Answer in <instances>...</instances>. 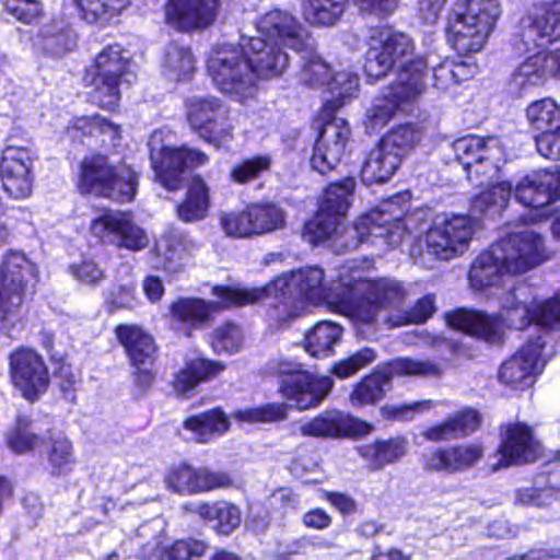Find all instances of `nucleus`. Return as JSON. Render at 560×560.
I'll return each instance as SVG.
<instances>
[{"instance_id": "16", "label": "nucleus", "mask_w": 560, "mask_h": 560, "mask_svg": "<svg viewBox=\"0 0 560 560\" xmlns=\"http://www.w3.org/2000/svg\"><path fill=\"white\" fill-rule=\"evenodd\" d=\"M9 373L13 387L27 401L38 400L49 387L46 361L32 348L21 347L10 353Z\"/></svg>"}, {"instance_id": "24", "label": "nucleus", "mask_w": 560, "mask_h": 560, "mask_svg": "<svg viewBox=\"0 0 560 560\" xmlns=\"http://www.w3.org/2000/svg\"><path fill=\"white\" fill-rule=\"evenodd\" d=\"M560 38V2L537 10L522 20V33L515 43L527 52Z\"/></svg>"}, {"instance_id": "7", "label": "nucleus", "mask_w": 560, "mask_h": 560, "mask_svg": "<svg viewBox=\"0 0 560 560\" xmlns=\"http://www.w3.org/2000/svg\"><path fill=\"white\" fill-rule=\"evenodd\" d=\"M208 72L217 88L240 101L252 97L256 72L243 44L215 47L208 59Z\"/></svg>"}, {"instance_id": "54", "label": "nucleus", "mask_w": 560, "mask_h": 560, "mask_svg": "<svg viewBox=\"0 0 560 560\" xmlns=\"http://www.w3.org/2000/svg\"><path fill=\"white\" fill-rule=\"evenodd\" d=\"M244 340L243 329L235 323L226 322L212 332L211 347L217 353L234 354L241 351Z\"/></svg>"}, {"instance_id": "25", "label": "nucleus", "mask_w": 560, "mask_h": 560, "mask_svg": "<svg viewBox=\"0 0 560 560\" xmlns=\"http://www.w3.org/2000/svg\"><path fill=\"white\" fill-rule=\"evenodd\" d=\"M545 342L540 338L526 342L516 353L504 361L499 380L506 386L524 389L530 387L540 372V354Z\"/></svg>"}, {"instance_id": "18", "label": "nucleus", "mask_w": 560, "mask_h": 560, "mask_svg": "<svg viewBox=\"0 0 560 560\" xmlns=\"http://www.w3.org/2000/svg\"><path fill=\"white\" fill-rule=\"evenodd\" d=\"M90 232L102 243L132 252L142 250L150 243L147 232L129 212H105L91 222Z\"/></svg>"}, {"instance_id": "15", "label": "nucleus", "mask_w": 560, "mask_h": 560, "mask_svg": "<svg viewBox=\"0 0 560 560\" xmlns=\"http://www.w3.org/2000/svg\"><path fill=\"white\" fill-rule=\"evenodd\" d=\"M456 160L463 165L471 183L482 186L481 173L495 174L505 160V145L498 137L467 136L453 143Z\"/></svg>"}, {"instance_id": "3", "label": "nucleus", "mask_w": 560, "mask_h": 560, "mask_svg": "<svg viewBox=\"0 0 560 560\" xmlns=\"http://www.w3.org/2000/svg\"><path fill=\"white\" fill-rule=\"evenodd\" d=\"M392 208L393 205L386 203L380 211L359 218L351 228L343 226V218L319 209L305 224L303 236L312 244L331 241L335 249L342 252L355 249L369 240L372 243L384 240L387 245H397L406 234L407 224L399 215L389 218Z\"/></svg>"}, {"instance_id": "30", "label": "nucleus", "mask_w": 560, "mask_h": 560, "mask_svg": "<svg viewBox=\"0 0 560 560\" xmlns=\"http://www.w3.org/2000/svg\"><path fill=\"white\" fill-rule=\"evenodd\" d=\"M514 196L525 207L544 208L560 198V175L547 170L533 172L517 183Z\"/></svg>"}, {"instance_id": "38", "label": "nucleus", "mask_w": 560, "mask_h": 560, "mask_svg": "<svg viewBox=\"0 0 560 560\" xmlns=\"http://www.w3.org/2000/svg\"><path fill=\"white\" fill-rule=\"evenodd\" d=\"M209 205V188L205 180L196 175L191 178L185 200L177 206V215L187 223L200 221L207 217Z\"/></svg>"}, {"instance_id": "17", "label": "nucleus", "mask_w": 560, "mask_h": 560, "mask_svg": "<svg viewBox=\"0 0 560 560\" xmlns=\"http://www.w3.org/2000/svg\"><path fill=\"white\" fill-rule=\"evenodd\" d=\"M212 293L218 301L182 299L172 305V315L179 322L196 325L206 322L211 314L231 306H242L259 301L260 290L215 285Z\"/></svg>"}, {"instance_id": "42", "label": "nucleus", "mask_w": 560, "mask_h": 560, "mask_svg": "<svg viewBox=\"0 0 560 560\" xmlns=\"http://www.w3.org/2000/svg\"><path fill=\"white\" fill-rule=\"evenodd\" d=\"M74 36L70 30L57 24L45 25L37 35L34 46L43 52L59 57L74 46Z\"/></svg>"}, {"instance_id": "48", "label": "nucleus", "mask_w": 560, "mask_h": 560, "mask_svg": "<svg viewBox=\"0 0 560 560\" xmlns=\"http://www.w3.org/2000/svg\"><path fill=\"white\" fill-rule=\"evenodd\" d=\"M341 412L325 411L310 421L300 423L294 433L310 438H336L340 435Z\"/></svg>"}, {"instance_id": "37", "label": "nucleus", "mask_w": 560, "mask_h": 560, "mask_svg": "<svg viewBox=\"0 0 560 560\" xmlns=\"http://www.w3.org/2000/svg\"><path fill=\"white\" fill-rule=\"evenodd\" d=\"M225 370V364L220 361L208 359H195L176 375L174 388L179 395H187L194 390L201 382L218 376Z\"/></svg>"}, {"instance_id": "62", "label": "nucleus", "mask_w": 560, "mask_h": 560, "mask_svg": "<svg viewBox=\"0 0 560 560\" xmlns=\"http://www.w3.org/2000/svg\"><path fill=\"white\" fill-rule=\"evenodd\" d=\"M69 130L90 136L109 135L112 139L119 135V127L100 115L74 118Z\"/></svg>"}, {"instance_id": "34", "label": "nucleus", "mask_w": 560, "mask_h": 560, "mask_svg": "<svg viewBox=\"0 0 560 560\" xmlns=\"http://www.w3.org/2000/svg\"><path fill=\"white\" fill-rule=\"evenodd\" d=\"M479 423L478 412L466 408L451 415L443 422L428 428L422 436L431 442L456 440L475 432Z\"/></svg>"}, {"instance_id": "36", "label": "nucleus", "mask_w": 560, "mask_h": 560, "mask_svg": "<svg viewBox=\"0 0 560 560\" xmlns=\"http://www.w3.org/2000/svg\"><path fill=\"white\" fill-rule=\"evenodd\" d=\"M230 425L229 417L219 408L189 417L184 422V429L189 431L198 443H208L215 436L223 435Z\"/></svg>"}, {"instance_id": "58", "label": "nucleus", "mask_w": 560, "mask_h": 560, "mask_svg": "<svg viewBox=\"0 0 560 560\" xmlns=\"http://www.w3.org/2000/svg\"><path fill=\"white\" fill-rule=\"evenodd\" d=\"M219 223L223 233L229 237L249 238L255 236L248 207L241 211L221 212Z\"/></svg>"}, {"instance_id": "45", "label": "nucleus", "mask_w": 560, "mask_h": 560, "mask_svg": "<svg viewBox=\"0 0 560 560\" xmlns=\"http://www.w3.org/2000/svg\"><path fill=\"white\" fill-rule=\"evenodd\" d=\"M195 69L191 51L178 44H170L165 50L163 74L172 81L188 79Z\"/></svg>"}, {"instance_id": "33", "label": "nucleus", "mask_w": 560, "mask_h": 560, "mask_svg": "<svg viewBox=\"0 0 560 560\" xmlns=\"http://www.w3.org/2000/svg\"><path fill=\"white\" fill-rule=\"evenodd\" d=\"M183 509L198 515L209 523L213 530L224 536L232 534L242 523L241 510L228 501H200L185 504Z\"/></svg>"}, {"instance_id": "55", "label": "nucleus", "mask_w": 560, "mask_h": 560, "mask_svg": "<svg viewBox=\"0 0 560 560\" xmlns=\"http://www.w3.org/2000/svg\"><path fill=\"white\" fill-rule=\"evenodd\" d=\"M308 46L304 48V55L302 56V68L299 74L300 81L308 86H323L327 85L330 70L328 65L323 58L307 50Z\"/></svg>"}, {"instance_id": "22", "label": "nucleus", "mask_w": 560, "mask_h": 560, "mask_svg": "<svg viewBox=\"0 0 560 560\" xmlns=\"http://www.w3.org/2000/svg\"><path fill=\"white\" fill-rule=\"evenodd\" d=\"M167 489L180 494H196L225 489L233 481L226 472L194 468L187 464L172 467L164 477Z\"/></svg>"}, {"instance_id": "64", "label": "nucleus", "mask_w": 560, "mask_h": 560, "mask_svg": "<svg viewBox=\"0 0 560 560\" xmlns=\"http://www.w3.org/2000/svg\"><path fill=\"white\" fill-rule=\"evenodd\" d=\"M376 359V353L371 348H363L347 359L335 363L332 373L339 378H347L370 365Z\"/></svg>"}, {"instance_id": "21", "label": "nucleus", "mask_w": 560, "mask_h": 560, "mask_svg": "<svg viewBox=\"0 0 560 560\" xmlns=\"http://www.w3.org/2000/svg\"><path fill=\"white\" fill-rule=\"evenodd\" d=\"M485 451L477 443H462L448 446L431 447L421 456L423 469L429 472L456 474L476 466Z\"/></svg>"}, {"instance_id": "28", "label": "nucleus", "mask_w": 560, "mask_h": 560, "mask_svg": "<svg viewBox=\"0 0 560 560\" xmlns=\"http://www.w3.org/2000/svg\"><path fill=\"white\" fill-rule=\"evenodd\" d=\"M219 7V0H168L165 19L180 31L205 28L217 20Z\"/></svg>"}, {"instance_id": "57", "label": "nucleus", "mask_w": 560, "mask_h": 560, "mask_svg": "<svg viewBox=\"0 0 560 560\" xmlns=\"http://www.w3.org/2000/svg\"><path fill=\"white\" fill-rule=\"evenodd\" d=\"M419 140V133L411 125H401L392 129L380 142L393 153H397L398 159L402 161Z\"/></svg>"}, {"instance_id": "46", "label": "nucleus", "mask_w": 560, "mask_h": 560, "mask_svg": "<svg viewBox=\"0 0 560 560\" xmlns=\"http://www.w3.org/2000/svg\"><path fill=\"white\" fill-rule=\"evenodd\" d=\"M83 20L89 23H106L120 14L129 0H72Z\"/></svg>"}, {"instance_id": "32", "label": "nucleus", "mask_w": 560, "mask_h": 560, "mask_svg": "<svg viewBox=\"0 0 560 560\" xmlns=\"http://www.w3.org/2000/svg\"><path fill=\"white\" fill-rule=\"evenodd\" d=\"M551 72L555 73L551 51L534 54L515 69L509 83V91L517 97L528 95L541 86Z\"/></svg>"}, {"instance_id": "49", "label": "nucleus", "mask_w": 560, "mask_h": 560, "mask_svg": "<svg viewBox=\"0 0 560 560\" xmlns=\"http://www.w3.org/2000/svg\"><path fill=\"white\" fill-rule=\"evenodd\" d=\"M47 458L51 475L60 476L71 470L73 464L72 444L61 432H50Z\"/></svg>"}, {"instance_id": "10", "label": "nucleus", "mask_w": 560, "mask_h": 560, "mask_svg": "<svg viewBox=\"0 0 560 560\" xmlns=\"http://www.w3.org/2000/svg\"><path fill=\"white\" fill-rule=\"evenodd\" d=\"M164 136L163 130H155L149 139L151 163L158 182L167 190H177L185 180V172L205 165L208 156L187 147L166 144Z\"/></svg>"}, {"instance_id": "4", "label": "nucleus", "mask_w": 560, "mask_h": 560, "mask_svg": "<svg viewBox=\"0 0 560 560\" xmlns=\"http://www.w3.org/2000/svg\"><path fill=\"white\" fill-rule=\"evenodd\" d=\"M529 292L527 285L521 284L502 294L499 316L459 308L446 315L447 324L454 329L497 343L501 340L503 325L512 329H524L534 323Z\"/></svg>"}, {"instance_id": "23", "label": "nucleus", "mask_w": 560, "mask_h": 560, "mask_svg": "<svg viewBox=\"0 0 560 560\" xmlns=\"http://www.w3.org/2000/svg\"><path fill=\"white\" fill-rule=\"evenodd\" d=\"M33 156L26 148L9 145L2 152L0 175L3 189L14 199L32 194Z\"/></svg>"}, {"instance_id": "14", "label": "nucleus", "mask_w": 560, "mask_h": 560, "mask_svg": "<svg viewBox=\"0 0 560 560\" xmlns=\"http://www.w3.org/2000/svg\"><path fill=\"white\" fill-rule=\"evenodd\" d=\"M129 57L118 44L106 46L98 52L89 70L94 86V101L103 108L115 110L120 100L119 85L127 74Z\"/></svg>"}, {"instance_id": "59", "label": "nucleus", "mask_w": 560, "mask_h": 560, "mask_svg": "<svg viewBox=\"0 0 560 560\" xmlns=\"http://www.w3.org/2000/svg\"><path fill=\"white\" fill-rule=\"evenodd\" d=\"M441 364L431 360L401 358L390 364V374L397 376H439Z\"/></svg>"}, {"instance_id": "11", "label": "nucleus", "mask_w": 560, "mask_h": 560, "mask_svg": "<svg viewBox=\"0 0 560 560\" xmlns=\"http://www.w3.org/2000/svg\"><path fill=\"white\" fill-rule=\"evenodd\" d=\"M368 46L364 69L370 78L386 75L398 63L401 66V72L416 61H422L428 81L427 63L422 59L409 61L413 52V43L408 35L392 30H374L369 37Z\"/></svg>"}, {"instance_id": "41", "label": "nucleus", "mask_w": 560, "mask_h": 560, "mask_svg": "<svg viewBox=\"0 0 560 560\" xmlns=\"http://www.w3.org/2000/svg\"><path fill=\"white\" fill-rule=\"evenodd\" d=\"M389 386V376L384 373H372L355 384L350 394V401L354 407L373 405L385 397Z\"/></svg>"}, {"instance_id": "26", "label": "nucleus", "mask_w": 560, "mask_h": 560, "mask_svg": "<svg viewBox=\"0 0 560 560\" xmlns=\"http://www.w3.org/2000/svg\"><path fill=\"white\" fill-rule=\"evenodd\" d=\"M349 136L350 129L345 120L332 119L325 124L314 145L312 167L320 174L335 170L346 153Z\"/></svg>"}, {"instance_id": "12", "label": "nucleus", "mask_w": 560, "mask_h": 560, "mask_svg": "<svg viewBox=\"0 0 560 560\" xmlns=\"http://www.w3.org/2000/svg\"><path fill=\"white\" fill-rule=\"evenodd\" d=\"M36 278L35 265L23 253L11 250L3 256L0 266V328H8L25 291Z\"/></svg>"}, {"instance_id": "27", "label": "nucleus", "mask_w": 560, "mask_h": 560, "mask_svg": "<svg viewBox=\"0 0 560 560\" xmlns=\"http://www.w3.org/2000/svg\"><path fill=\"white\" fill-rule=\"evenodd\" d=\"M540 452V444L529 427L523 423L509 425L497 453L499 462L491 466L492 470L532 463L538 458Z\"/></svg>"}, {"instance_id": "44", "label": "nucleus", "mask_w": 560, "mask_h": 560, "mask_svg": "<svg viewBox=\"0 0 560 560\" xmlns=\"http://www.w3.org/2000/svg\"><path fill=\"white\" fill-rule=\"evenodd\" d=\"M247 207L255 236L280 230L285 224L284 211L275 203H252Z\"/></svg>"}, {"instance_id": "31", "label": "nucleus", "mask_w": 560, "mask_h": 560, "mask_svg": "<svg viewBox=\"0 0 560 560\" xmlns=\"http://www.w3.org/2000/svg\"><path fill=\"white\" fill-rule=\"evenodd\" d=\"M246 54L256 72V79L279 77L289 65V56L280 44L264 37H250L244 42Z\"/></svg>"}, {"instance_id": "51", "label": "nucleus", "mask_w": 560, "mask_h": 560, "mask_svg": "<svg viewBox=\"0 0 560 560\" xmlns=\"http://www.w3.org/2000/svg\"><path fill=\"white\" fill-rule=\"evenodd\" d=\"M529 124L537 130L555 131L560 128V107L551 98L532 103L526 110Z\"/></svg>"}, {"instance_id": "1", "label": "nucleus", "mask_w": 560, "mask_h": 560, "mask_svg": "<svg viewBox=\"0 0 560 560\" xmlns=\"http://www.w3.org/2000/svg\"><path fill=\"white\" fill-rule=\"evenodd\" d=\"M264 298L273 296L269 316L280 323L301 316L311 305L327 303L336 310L361 323H372L381 307L399 302L404 289L393 279L371 280L363 269L343 266L334 288L324 285V270L306 267L284 272L265 288H255Z\"/></svg>"}, {"instance_id": "60", "label": "nucleus", "mask_w": 560, "mask_h": 560, "mask_svg": "<svg viewBox=\"0 0 560 560\" xmlns=\"http://www.w3.org/2000/svg\"><path fill=\"white\" fill-rule=\"evenodd\" d=\"M532 308L535 324L548 329H560L559 294L541 301L532 300Z\"/></svg>"}, {"instance_id": "2", "label": "nucleus", "mask_w": 560, "mask_h": 560, "mask_svg": "<svg viewBox=\"0 0 560 560\" xmlns=\"http://www.w3.org/2000/svg\"><path fill=\"white\" fill-rule=\"evenodd\" d=\"M547 259L540 234L533 230L514 232L477 256L468 280L475 291H483L503 284L506 276L526 272Z\"/></svg>"}, {"instance_id": "9", "label": "nucleus", "mask_w": 560, "mask_h": 560, "mask_svg": "<svg viewBox=\"0 0 560 560\" xmlns=\"http://www.w3.org/2000/svg\"><path fill=\"white\" fill-rule=\"evenodd\" d=\"M424 68L422 61L407 67L399 72L397 81L374 100L366 112L365 126L369 130L385 127L404 104L416 100L423 92L427 86Z\"/></svg>"}, {"instance_id": "19", "label": "nucleus", "mask_w": 560, "mask_h": 560, "mask_svg": "<svg viewBox=\"0 0 560 560\" xmlns=\"http://www.w3.org/2000/svg\"><path fill=\"white\" fill-rule=\"evenodd\" d=\"M116 335L133 368L135 383L142 392L147 390L155 376L153 365L156 347L152 336L133 325L117 327Z\"/></svg>"}, {"instance_id": "63", "label": "nucleus", "mask_w": 560, "mask_h": 560, "mask_svg": "<svg viewBox=\"0 0 560 560\" xmlns=\"http://www.w3.org/2000/svg\"><path fill=\"white\" fill-rule=\"evenodd\" d=\"M327 89L334 102L341 105L342 101L351 97L359 89V78L350 71H339L329 75Z\"/></svg>"}, {"instance_id": "47", "label": "nucleus", "mask_w": 560, "mask_h": 560, "mask_svg": "<svg viewBox=\"0 0 560 560\" xmlns=\"http://www.w3.org/2000/svg\"><path fill=\"white\" fill-rule=\"evenodd\" d=\"M345 11V0H304L303 14L315 25H334Z\"/></svg>"}, {"instance_id": "50", "label": "nucleus", "mask_w": 560, "mask_h": 560, "mask_svg": "<svg viewBox=\"0 0 560 560\" xmlns=\"http://www.w3.org/2000/svg\"><path fill=\"white\" fill-rule=\"evenodd\" d=\"M354 187L355 180L351 177H347L340 183L330 184L325 190L319 209L343 218L351 205Z\"/></svg>"}, {"instance_id": "35", "label": "nucleus", "mask_w": 560, "mask_h": 560, "mask_svg": "<svg viewBox=\"0 0 560 560\" xmlns=\"http://www.w3.org/2000/svg\"><path fill=\"white\" fill-rule=\"evenodd\" d=\"M397 153H393L381 142L369 153L361 170L362 180L366 185L385 183L400 166Z\"/></svg>"}, {"instance_id": "20", "label": "nucleus", "mask_w": 560, "mask_h": 560, "mask_svg": "<svg viewBox=\"0 0 560 560\" xmlns=\"http://www.w3.org/2000/svg\"><path fill=\"white\" fill-rule=\"evenodd\" d=\"M260 37L295 51L310 46V35L299 20L288 11L271 9L256 22Z\"/></svg>"}, {"instance_id": "8", "label": "nucleus", "mask_w": 560, "mask_h": 560, "mask_svg": "<svg viewBox=\"0 0 560 560\" xmlns=\"http://www.w3.org/2000/svg\"><path fill=\"white\" fill-rule=\"evenodd\" d=\"M475 222L465 214L438 215L427 232L420 235L410 254L422 260V246L427 253L440 260H450L463 255L474 234Z\"/></svg>"}, {"instance_id": "13", "label": "nucleus", "mask_w": 560, "mask_h": 560, "mask_svg": "<svg viewBox=\"0 0 560 560\" xmlns=\"http://www.w3.org/2000/svg\"><path fill=\"white\" fill-rule=\"evenodd\" d=\"M186 117L190 127L217 149L233 139V125L226 106L215 96L195 95L187 98Z\"/></svg>"}, {"instance_id": "5", "label": "nucleus", "mask_w": 560, "mask_h": 560, "mask_svg": "<svg viewBox=\"0 0 560 560\" xmlns=\"http://www.w3.org/2000/svg\"><path fill=\"white\" fill-rule=\"evenodd\" d=\"M497 0H459L447 19V40L460 55L485 46L500 15Z\"/></svg>"}, {"instance_id": "40", "label": "nucleus", "mask_w": 560, "mask_h": 560, "mask_svg": "<svg viewBox=\"0 0 560 560\" xmlns=\"http://www.w3.org/2000/svg\"><path fill=\"white\" fill-rule=\"evenodd\" d=\"M407 451L408 440L402 436L375 441L359 448L361 456L371 460L377 468L399 460L407 454Z\"/></svg>"}, {"instance_id": "39", "label": "nucleus", "mask_w": 560, "mask_h": 560, "mask_svg": "<svg viewBox=\"0 0 560 560\" xmlns=\"http://www.w3.org/2000/svg\"><path fill=\"white\" fill-rule=\"evenodd\" d=\"M342 331V327L338 324L319 322L306 332L304 348L312 357H327L340 341Z\"/></svg>"}, {"instance_id": "61", "label": "nucleus", "mask_w": 560, "mask_h": 560, "mask_svg": "<svg viewBox=\"0 0 560 560\" xmlns=\"http://www.w3.org/2000/svg\"><path fill=\"white\" fill-rule=\"evenodd\" d=\"M271 160L268 155H257L242 161L231 170V178L238 184H247L260 177L270 168Z\"/></svg>"}, {"instance_id": "43", "label": "nucleus", "mask_w": 560, "mask_h": 560, "mask_svg": "<svg viewBox=\"0 0 560 560\" xmlns=\"http://www.w3.org/2000/svg\"><path fill=\"white\" fill-rule=\"evenodd\" d=\"M511 192L512 186L508 182L491 185L472 199L470 211L474 215L497 214L508 206Z\"/></svg>"}, {"instance_id": "52", "label": "nucleus", "mask_w": 560, "mask_h": 560, "mask_svg": "<svg viewBox=\"0 0 560 560\" xmlns=\"http://www.w3.org/2000/svg\"><path fill=\"white\" fill-rule=\"evenodd\" d=\"M39 440L32 420L26 416H19L14 428L7 434V445L16 454L32 451L39 444Z\"/></svg>"}, {"instance_id": "29", "label": "nucleus", "mask_w": 560, "mask_h": 560, "mask_svg": "<svg viewBox=\"0 0 560 560\" xmlns=\"http://www.w3.org/2000/svg\"><path fill=\"white\" fill-rule=\"evenodd\" d=\"M334 381L329 376H312L294 373L283 378L280 390L292 407L305 410L317 406L331 390Z\"/></svg>"}, {"instance_id": "56", "label": "nucleus", "mask_w": 560, "mask_h": 560, "mask_svg": "<svg viewBox=\"0 0 560 560\" xmlns=\"http://www.w3.org/2000/svg\"><path fill=\"white\" fill-rule=\"evenodd\" d=\"M288 407L283 402L267 404L255 408L238 409L232 418L244 423L256 424L281 421L287 418Z\"/></svg>"}, {"instance_id": "53", "label": "nucleus", "mask_w": 560, "mask_h": 560, "mask_svg": "<svg viewBox=\"0 0 560 560\" xmlns=\"http://www.w3.org/2000/svg\"><path fill=\"white\" fill-rule=\"evenodd\" d=\"M192 244L183 236L170 237L156 244L158 253H162L164 260L158 266L170 272L178 271L185 264L189 247Z\"/></svg>"}, {"instance_id": "6", "label": "nucleus", "mask_w": 560, "mask_h": 560, "mask_svg": "<svg viewBox=\"0 0 560 560\" xmlns=\"http://www.w3.org/2000/svg\"><path fill=\"white\" fill-rule=\"evenodd\" d=\"M78 188L82 194L130 202L137 192L138 175L127 165H112L104 155H90L81 162Z\"/></svg>"}]
</instances>
